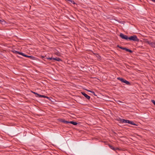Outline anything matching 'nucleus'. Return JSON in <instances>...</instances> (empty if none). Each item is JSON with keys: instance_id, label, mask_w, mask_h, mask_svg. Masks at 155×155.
<instances>
[{"instance_id": "f257e3e1", "label": "nucleus", "mask_w": 155, "mask_h": 155, "mask_svg": "<svg viewBox=\"0 0 155 155\" xmlns=\"http://www.w3.org/2000/svg\"><path fill=\"white\" fill-rule=\"evenodd\" d=\"M128 39V40L130 41H139V39L137 38V37L135 35L131 36L129 37Z\"/></svg>"}, {"instance_id": "f03ea898", "label": "nucleus", "mask_w": 155, "mask_h": 155, "mask_svg": "<svg viewBox=\"0 0 155 155\" xmlns=\"http://www.w3.org/2000/svg\"><path fill=\"white\" fill-rule=\"evenodd\" d=\"M119 36L121 37V38L123 39H124L126 40H128L129 37H128L127 35H124L123 33H121L120 34Z\"/></svg>"}, {"instance_id": "7ed1b4c3", "label": "nucleus", "mask_w": 155, "mask_h": 155, "mask_svg": "<svg viewBox=\"0 0 155 155\" xmlns=\"http://www.w3.org/2000/svg\"><path fill=\"white\" fill-rule=\"evenodd\" d=\"M117 47L122 49L125 50L126 51L129 52L130 53H132L133 52V51L132 50L128 48H124L122 47H120L119 45H117Z\"/></svg>"}, {"instance_id": "20e7f679", "label": "nucleus", "mask_w": 155, "mask_h": 155, "mask_svg": "<svg viewBox=\"0 0 155 155\" xmlns=\"http://www.w3.org/2000/svg\"><path fill=\"white\" fill-rule=\"evenodd\" d=\"M81 94L83 95L88 100H89L91 97L90 96L88 95L87 94L85 93L84 92H81Z\"/></svg>"}, {"instance_id": "39448f33", "label": "nucleus", "mask_w": 155, "mask_h": 155, "mask_svg": "<svg viewBox=\"0 0 155 155\" xmlns=\"http://www.w3.org/2000/svg\"><path fill=\"white\" fill-rule=\"evenodd\" d=\"M129 120H125L123 119H122L121 120V121L123 123H128L129 122Z\"/></svg>"}, {"instance_id": "423d86ee", "label": "nucleus", "mask_w": 155, "mask_h": 155, "mask_svg": "<svg viewBox=\"0 0 155 155\" xmlns=\"http://www.w3.org/2000/svg\"><path fill=\"white\" fill-rule=\"evenodd\" d=\"M148 43L152 47L155 48V42H148Z\"/></svg>"}, {"instance_id": "0eeeda50", "label": "nucleus", "mask_w": 155, "mask_h": 155, "mask_svg": "<svg viewBox=\"0 0 155 155\" xmlns=\"http://www.w3.org/2000/svg\"><path fill=\"white\" fill-rule=\"evenodd\" d=\"M37 97H44V98H48L49 97L47 96H46L45 95H41L39 94H38V96H36Z\"/></svg>"}, {"instance_id": "6e6552de", "label": "nucleus", "mask_w": 155, "mask_h": 155, "mask_svg": "<svg viewBox=\"0 0 155 155\" xmlns=\"http://www.w3.org/2000/svg\"><path fill=\"white\" fill-rule=\"evenodd\" d=\"M61 122L64 123H65V124H68L69 123V121H66L64 119H62L61 120H60Z\"/></svg>"}, {"instance_id": "1a4fd4ad", "label": "nucleus", "mask_w": 155, "mask_h": 155, "mask_svg": "<svg viewBox=\"0 0 155 155\" xmlns=\"http://www.w3.org/2000/svg\"><path fill=\"white\" fill-rule=\"evenodd\" d=\"M69 123L72 124L74 125H77L78 124L77 123L73 121H69Z\"/></svg>"}, {"instance_id": "9d476101", "label": "nucleus", "mask_w": 155, "mask_h": 155, "mask_svg": "<svg viewBox=\"0 0 155 155\" xmlns=\"http://www.w3.org/2000/svg\"><path fill=\"white\" fill-rule=\"evenodd\" d=\"M128 124H130L135 125V126H137V124H135V123H134L133 121H130V120H129V122Z\"/></svg>"}, {"instance_id": "9b49d317", "label": "nucleus", "mask_w": 155, "mask_h": 155, "mask_svg": "<svg viewBox=\"0 0 155 155\" xmlns=\"http://www.w3.org/2000/svg\"><path fill=\"white\" fill-rule=\"evenodd\" d=\"M109 147L111 149L114 150H116L118 149V148H115L113 146L111 145H109Z\"/></svg>"}, {"instance_id": "f8f14e48", "label": "nucleus", "mask_w": 155, "mask_h": 155, "mask_svg": "<svg viewBox=\"0 0 155 155\" xmlns=\"http://www.w3.org/2000/svg\"><path fill=\"white\" fill-rule=\"evenodd\" d=\"M53 60L57 61H61V60L60 58H53Z\"/></svg>"}, {"instance_id": "ddd939ff", "label": "nucleus", "mask_w": 155, "mask_h": 155, "mask_svg": "<svg viewBox=\"0 0 155 155\" xmlns=\"http://www.w3.org/2000/svg\"><path fill=\"white\" fill-rule=\"evenodd\" d=\"M124 83L128 85H130V82L126 80H125Z\"/></svg>"}, {"instance_id": "4468645a", "label": "nucleus", "mask_w": 155, "mask_h": 155, "mask_svg": "<svg viewBox=\"0 0 155 155\" xmlns=\"http://www.w3.org/2000/svg\"><path fill=\"white\" fill-rule=\"evenodd\" d=\"M117 79L118 80H119L121 82H122L123 80L124 79H123V78H121L120 77H118V78H117Z\"/></svg>"}, {"instance_id": "2eb2a0df", "label": "nucleus", "mask_w": 155, "mask_h": 155, "mask_svg": "<svg viewBox=\"0 0 155 155\" xmlns=\"http://www.w3.org/2000/svg\"><path fill=\"white\" fill-rule=\"evenodd\" d=\"M28 58H29L31 59L34 60L35 59V57L30 56H28Z\"/></svg>"}, {"instance_id": "dca6fc26", "label": "nucleus", "mask_w": 155, "mask_h": 155, "mask_svg": "<svg viewBox=\"0 0 155 155\" xmlns=\"http://www.w3.org/2000/svg\"><path fill=\"white\" fill-rule=\"evenodd\" d=\"M53 58H52V57L47 58V59H48V60H51L52 59L53 60Z\"/></svg>"}, {"instance_id": "f3484780", "label": "nucleus", "mask_w": 155, "mask_h": 155, "mask_svg": "<svg viewBox=\"0 0 155 155\" xmlns=\"http://www.w3.org/2000/svg\"><path fill=\"white\" fill-rule=\"evenodd\" d=\"M13 52L15 54H18V51L15 50L13 51Z\"/></svg>"}, {"instance_id": "a211bd4d", "label": "nucleus", "mask_w": 155, "mask_h": 155, "mask_svg": "<svg viewBox=\"0 0 155 155\" xmlns=\"http://www.w3.org/2000/svg\"><path fill=\"white\" fill-rule=\"evenodd\" d=\"M33 93H34V94H36L37 95V96H38V93H36L35 92H33L32 91H31Z\"/></svg>"}, {"instance_id": "6ab92c4d", "label": "nucleus", "mask_w": 155, "mask_h": 155, "mask_svg": "<svg viewBox=\"0 0 155 155\" xmlns=\"http://www.w3.org/2000/svg\"><path fill=\"white\" fill-rule=\"evenodd\" d=\"M151 101L153 104L155 105V101L154 100H152Z\"/></svg>"}, {"instance_id": "aec40b11", "label": "nucleus", "mask_w": 155, "mask_h": 155, "mask_svg": "<svg viewBox=\"0 0 155 155\" xmlns=\"http://www.w3.org/2000/svg\"><path fill=\"white\" fill-rule=\"evenodd\" d=\"M22 53V52H20L18 51V54H20V55H21Z\"/></svg>"}, {"instance_id": "412c9836", "label": "nucleus", "mask_w": 155, "mask_h": 155, "mask_svg": "<svg viewBox=\"0 0 155 155\" xmlns=\"http://www.w3.org/2000/svg\"><path fill=\"white\" fill-rule=\"evenodd\" d=\"M25 54H24V53H22L21 55H22V56H24V57L25 56Z\"/></svg>"}, {"instance_id": "4be33fe9", "label": "nucleus", "mask_w": 155, "mask_h": 155, "mask_svg": "<svg viewBox=\"0 0 155 155\" xmlns=\"http://www.w3.org/2000/svg\"><path fill=\"white\" fill-rule=\"evenodd\" d=\"M125 80H126L124 79L122 82L124 83Z\"/></svg>"}, {"instance_id": "5701e85b", "label": "nucleus", "mask_w": 155, "mask_h": 155, "mask_svg": "<svg viewBox=\"0 0 155 155\" xmlns=\"http://www.w3.org/2000/svg\"><path fill=\"white\" fill-rule=\"evenodd\" d=\"M89 91V92H91V93H94V92L92 91Z\"/></svg>"}, {"instance_id": "b1692460", "label": "nucleus", "mask_w": 155, "mask_h": 155, "mask_svg": "<svg viewBox=\"0 0 155 155\" xmlns=\"http://www.w3.org/2000/svg\"><path fill=\"white\" fill-rule=\"evenodd\" d=\"M28 55L25 54V56L24 57L28 58Z\"/></svg>"}, {"instance_id": "393cba45", "label": "nucleus", "mask_w": 155, "mask_h": 155, "mask_svg": "<svg viewBox=\"0 0 155 155\" xmlns=\"http://www.w3.org/2000/svg\"><path fill=\"white\" fill-rule=\"evenodd\" d=\"M154 2L155 3V0H154Z\"/></svg>"}, {"instance_id": "a878e982", "label": "nucleus", "mask_w": 155, "mask_h": 155, "mask_svg": "<svg viewBox=\"0 0 155 155\" xmlns=\"http://www.w3.org/2000/svg\"><path fill=\"white\" fill-rule=\"evenodd\" d=\"M1 21L0 20V22Z\"/></svg>"}]
</instances>
